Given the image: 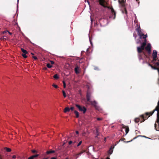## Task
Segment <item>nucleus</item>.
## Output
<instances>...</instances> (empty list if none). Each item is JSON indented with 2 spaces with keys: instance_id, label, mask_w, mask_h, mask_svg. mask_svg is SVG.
<instances>
[{
  "instance_id": "f257e3e1",
  "label": "nucleus",
  "mask_w": 159,
  "mask_h": 159,
  "mask_svg": "<svg viewBox=\"0 0 159 159\" xmlns=\"http://www.w3.org/2000/svg\"><path fill=\"white\" fill-rule=\"evenodd\" d=\"M91 94L87 92L86 95L87 99L88 102H90L91 104L94 106L96 110L99 111L102 110L100 107L98 105V103L95 101H92L90 100Z\"/></svg>"
},
{
  "instance_id": "f03ea898",
  "label": "nucleus",
  "mask_w": 159,
  "mask_h": 159,
  "mask_svg": "<svg viewBox=\"0 0 159 159\" xmlns=\"http://www.w3.org/2000/svg\"><path fill=\"white\" fill-rule=\"evenodd\" d=\"M156 111H157L156 122L158 123V125H159V109L158 108H156L152 112H146L145 113V114L146 116H148L149 115H152Z\"/></svg>"
},
{
  "instance_id": "7ed1b4c3",
  "label": "nucleus",
  "mask_w": 159,
  "mask_h": 159,
  "mask_svg": "<svg viewBox=\"0 0 159 159\" xmlns=\"http://www.w3.org/2000/svg\"><path fill=\"white\" fill-rule=\"evenodd\" d=\"M99 22L101 26L104 27L106 26L108 23L107 20L106 18H101L100 19Z\"/></svg>"
},
{
  "instance_id": "20e7f679",
  "label": "nucleus",
  "mask_w": 159,
  "mask_h": 159,
  "mask_svg": "<svg viewBox=\"0 0 159 159\" xmlns=\"http://www.w3.org/2000/svg\"><path fill=\"white\" fill-rule=\"evenodd\" d=\"M111 15L110 16V18L113 20H114L116 17V13L112 7L111 8Z\"/></svg>"
},
{
  "instance_id": "39448f33",
  "label": "nucleus",
  "mask_w": 159,
  "mask_h": 159,
  "mask_svg": "<svg viewBox=\"0 0 159 159\" xmlns=\"http://www.w3.org/2000/svg\"><path fill=\"white\" fill-rule=\"evenodd\" d=\"M75 106L78 108L80 111H83L84 113H85L86 111V108L84 107H82L78 104H76Z\"/></svg>"
},
{
  "instance_id": "423d86ee",
  "label": "nucleus",
  "mask_w": 159,
  "mask_h": 159,
  "mask_svg": "<svg viewBox=\"0 0 159 159\" xmlns=\"http://www.w3.org/2000/svg\"><path fill=\"white\" fill-rule=\"evenodd\" d=\"M100 5L104 7H107V3L105 0H98Z\"/></svg>"
},
{
  "instance_id": "0eeeda50",
  "label": "nucleus",
  "mask_w": 159,
  "mask_h": 159,
  "mask_svg": "<svg viewBox=\"0 0 159 159\" xmlns=\"http://www.w3.org/2000/svg\"><path fill=\"white\" fill-rule=\"evenodd\" d=\"M136 30L138 34L139 35V37H140V36H141V37H142V34L143 33H142V30H141V29L140 28V26L138 27L136 29Z\"/></svg>"
},
{
  "instance_id": "6e6552de",
  "label": "nucleus",
  "mask_w": 159,
  "mask_h": 159,
  "mask_svg": "<svg viewBox=\"0 0 159 159\" xmlns=\"http://www.w3.org/2000/svg\"><path fill=\"white\" fill-rule=\"evenodd\" d=\"M145 49L149 53H150L151 52V45L150 43H148V44Z\"/></svg>"
},
{
  "instance_id": "1a4fd4ad",
  "label": "nucleus",
  "mask_w": 159,
  "mask_h": 159,
  "mask_svg": "<svg viewBox=\"0 0 159 159\" xmlns=\"http://www.w3.org/2000/svg\"><path fill=\"white\" fill-rule=\"evenodd\" d=\"M157 52L156 50H153L152 56L153 58L155 59L157 57Z\"/></svg>"
},
{
  "instance_id": "9d476101",
  "label": "nucleus",
  "mask_w": 159,
  "mask_h": 159,
  "mask_svg": "<svg viewBox=\"0 0 159 159\" xmlns=\"http://www.w3.org/2000/svg\"><path fill=\"white\" fill-rule=\"evenodd\" d=\"M122 128H125V135H126V134L128 133L129 131V129L128 127L126 126L125 125H124L123 124L122 125Z\"/></svg>"
},
{
  "instance_id": "9b49d317",
  "label": "nucleus",
  "mask_w": 159,
  "mask_h": 159,
  "mask_svg": "<svg viewBox=\"0 0 159 159\" xmlns=\"http://www.w3.org/2000/svg\"><path fill=\"white\" fill-rule=\"evenodd\" d=\"M141 44V45L140 47V48H141V49H142V50H143L144 49L145 46V45H146V41H145V42L142 43Z\"/></svg>"
},
{
  "instance_id": "f8f14e48",
  "label": "nucleus",
  "mask_w": 159,
  "mask_h": 159,
  "mask_svg": "<svg viewBox=\"0 0 159 159\" xmlns=\"http://www.w3.org/2000/svg\"><path fill=\"white\" fill-rule=\"evenodd\" d=\"M142 37H141V36H140V37H139L138 39L136 40V43L137 44H141V43H142L141 42V39H142Z\"/></svg>"
},
{
  "instance_id": "ddd939ff",
  "label": "nucleus",
  "mask_w": 159,
  "mask_h": 159,
  "mask_svg": "<svg viewBox=\"0 0 159 159\" xmlns=\"http://www.w3.org/2000/svg\"><path fill=\"white\" fill-rule=\"evenodd\" d=\"M79 67L76 66L75 68V71L76 74H78L80 73L79 71L78 70Z\"/></svg>"
},
{
  "instance_id": "4468645a",
  "label": "nucleus",
  "mask_w": 159,
  "mask_h": 159,
  "mask_svg": "<svg viewBox=\"0 0 159 159\" xmlns=\"http://www.w3.org/2000/svg\"><path fill=\"white\" fill-rule=\"evenodd\" d=\"M70 108L68 107H66L64 110V112L65 113H66L67 112H69L70 111Z\"/></svg>"
},
{
  "instance_id": "2eb2a0df",
  "label": "nucleus",
  "mask_w": 159,
  "mask_h": 159,
  "mask_svg": "<svg viewBox=\"0 0 159 159\" xmlns=\"http://www.w3.org/2000/svg\"><path fill=\"white\" fill-rule=\"evenodd\" d=\"M140 116L142 118V121L143 122L145 120V118H146V119H147V118L148 117H147L146 116L145 117L143 115H141Z\"/></svg>"
},
{
  "instance_id": "dca6fc26",
  "label": "nucleus",
  "mask_w": 159,
  "mask_h": 159,
  "mask_svg": "<svg viewBox=\"0 0 159 159\" xmlns=\"http://www.w3.org/2000/svg\"><path fill=\"white\" fill-rule=\"evenodd\" d=\"M142 37L143 36V38L145 39V41H146V38L147 37L148 35L147 34H146L145 35H144V34H142Z\"/></svg>"
},
{
  "instance_id": "f3484780",
  "label": "nucleus",
  "mask_w": 159,
  "mask_h": 159,
  "mask_svg": "<svg viewBox=\"0 0 159 159\" xmlns=\"http://www.w3.org/2000/svg\"><path fill=\"white\" fill-rule=\"evenodd\" d=\"M55 152V151L54 150H51L49 151H47L46 152V153L48 154H49L51 153H54Z\"/></svg>"
},
{
  "instance_id": "a211bd4d",
  "label": "nucleus",
  "mask_w": 159,
  "mask_h": 159,
  "mask_svg": "<svg viewBox=\"0 0 159 159\" xmlns=\"http://www.w3.org/2000/svg\"><path fill=\"white\" fill-rule=\"evenodd\" d=\"M21 50L22 52L23 53V54H27L28 53V52L26 50L23 48H21Z\"/></svg>"
},
{
  "instance_id": "6ab92c4d",
  "label": "nucleus",
  "mask_w": 159,
  "mask_h": 159,
  "mask_svg": "<svg viewBox=\"0 0 159 159\" xmlns=\"http://www.w3.org/2000/svg\"><path fill=\"white\" fill-rule=\"evenodd\" d=\"M137 51L139 53H140L142 52V49H141V48H140V47H137Z\"/></svg>"
},
{
  "instance_id": "aec40b11",
  "label": "nucleus",
  "mask_w": 159,
  "mask_h": 159,
  "mask_svg": "<svg viewBox=\"0 0 159 159\" xmlns=\"http://www.w3.org/2000/svg\"><path fill=\"white\" fill-rule=\"evenodd\" d=\"M122 12L123 14H125L127 15V10L125 7H124V10H122Z\"/></svg>"
},
{
  "instance_id": "412c9836",
  "label": "nucleus",
  "mask_w": 159,
  "mask_h": 159,
  "mask_svg": "<svg viewBox=\"0 0 159 159\" xmlns=\"http://www.w3.org/2000/svg\"><path fill=\"white\" fill-rule=\"evenodd\" d=\"M113 148H112V147H111V148H110V150L109 151V153L110 154H111L112 153V152H113Z\"/></svg>"
},
{
  "instance_id": "4be33fe9",
  "label": "nucleus",
  "mask_w": 159,
  "mask_h": 159,
  "mask_svg": "<svg viewBox=\"0 0 159 159\" xmlns=\"http://www.w3.org/2000/svg\"><path fill=\"white\" fill-rule=\"evenodd\" d=\"M76 115V118H78L79 117V112L77 111H74Z\"/></svg>"
},
{
  "instance_id": "5701e85b",
  "label": "nucleus",
  "mask_w": 159,
  "mask_h": 159,
  "mask_svg": "<svg viewBox=\"0 0 159 159\" xmlns=\"http://www.w3.org/2000/svg\"><path fill=\"white\" fill-rule=\"evenodd\" d=\"M5 149L6 150V151L7 152H10L11 151V149L8 148L6 147L5 148Z\"/></svg>"
},
{
  "instance_id": "b1692460",
  "label": "nucleus",
  "mask_w": 159,
  "mask_h": 159,
  "mask_svg": "<svg viewBox=\"0 0 159 159\" xmlns=\"http://www.w3.org/2000/svg\"><path fill=\"white\" fill-rule=\"evenodd\" d=\"M96 136H95L96 138H97L98 136L99 135V134L98 132V130L97 129H96Z\"/></svg>"
},
{
  "instance_id": "393cba45",
  "label": "nucleus",
  "mask_w": 159,
  "mask_h": 159,
  "mask_svg": "<svg viewBox=\"0 0 159 159\" xmlns=\"http://www.w3.org/2000/svg\"><path fill=\"white\" fill-rule=\"evenodd\" d=\"M139 60L140 61L141 60H142L143 61L142 62L143 63H144V61H143V59L142 58L141 56H140V55H139Z\"/></svg>"
},
{
  "instance_id": "a878e982",
  "label": "nucleus",
  "mask_w": 159,
  "mask_h": 159,
  "mask_svg": "<svg viewBox=\"0 0 159 159\" xmlns=\"http://www.w3.org/2000/svg\"><path fill=\"white\" fill-rule=\"evenodd\" d=\"M53 78L55 79H57L59 78V77L57 74H56L53 76Z\"/></svg>"
},
{
  "instance_id": "bb28decb",
  "label": "nucleus",
  "mask_w": 159,
  "mask_h": 159,
  "mask_svg": "<svg viewBox=\"0 0 159 159\" xmlns=\"http://www.w3.org/2000/svg\"><path fill=\"white\" fill-rule=\"evenodd\" d=\"M47 66L48 68H51L52 67V66L50 63H47Z\"/></svg>"
},
{
  "instance_id": "cd10ccee",
  "label": "nucleus",
  "mask_w": 159,
  "mask_h": 159,
  "mask_svg": "<svg viewBox=\"0 0 159 159\" xmlns=\"http://www.w3.org/2000/svg\"><path fill=\"white\" fill-rule=\"evenodd\" d=\"M140 120L139 118H136L134 120L135 122L136 123H138L139 122Z\"/></svg>"
},
{
  "instance_id": "c85d7f7f",
  "label": "nucleus",
  "mask_w": 159,
  "mask_h": 159,
  "mask_svg": "<svg viewBox=\"0 0 159 159\" xmlns=\"http://www.w3.org/2000/svg\"><path fill=\"white\" fill-rule=\"evenodd\" d=\"M39 156V154H36L35 155L32 156L34 159V158L36 157Z\"/></svg>"
},
{
  "instance_id": "c756f323",
  "label": "nucleus",
  "mask_w": 159,
  "mask_h": 159,
  "mask_svg": "<svg viewBox=\"0 0 159 159\" xmlns=\"http://www.w3.org/2000/svg\"><path fill=\"white\" fill-rule=\"evenodd\" d=\"M85 151H83L77 154L76 155L78 156H80L84 152H85Z\"/></svg>"
},
{
  "instance_id": "7c9ffc66",
  "label": "nucleus",
  "mask_w": 159,
  "mask_h": 159,
  "mask_svg": "<svg viewBox=\"0 0 159 159\" xmlns=\"http://www.w3.org/2000/svg\"><path fill=\"white\" fill-rule=\"evenodd\" d=\"M62 92L63 94V95L64 97H65V98L66 97V93L65 92V91L64 90H62Z\"/></svg>"
},
{
  "instance_id": "2f4dec72",
  "label": "nucleus",
  "mask_w": 159,
  "mask_h": 159,
  "mask_svg": "<svg viewBox=\"0 0 159 159\" xmlns=\"http://www.w3.org/2000/svg\"><path fill=\"white\" fill-rule=\"evenodd\" d=\"M139 136H141V137H144V138H147V139H151L149 138H148V137L145 136H144V135H139Z\"/></svg>"
},
{
  "instance_id": "473e14b6",
  "label": "nucleus",
  "mask_w": 159,
  "mask_h": 159,
  "mask_svg": "<svg viewBox=\"0 0 159 159\" xmlns=\"http://www.w3.org/2000/svg\"><path fill=\"white\" fill-rule=\"evenodd\" d=\"M52 86L55 88H58V86L54 84H52Z\"/></svg>"
},
{
  "instance_id": "72a5a7b5",
  "label": "nucleus",
  "mask_w": 159,
  "mask_h": 159,
  "mask_svg": "<svg viewBox=\"0 0 159 159\" xmlns=\"http://www.w3.org/2000/svg\"><path fill=\"white\" fill-rule=\"evenodd\" d=\"M26 54H22V55L24 58H26L27 57V56L25 55Z\"/></svg>"
},
{
  "instance_id": "f704fd0d",
  "label": "nucleus",
  "mask_w": 159,
  "mask_h": 159,
  "mask_svg": "<svg viewBox=\"0 0 159 159\" xmlns=\"http://www.w3.org/2000/svg\"><path fill=\"white\" fill-rule=\"evenodd\" d=\"M31 152L33 153H37V151L35 150H32Z\"/></svg>"
},
{
  "instance_id": "c9c22d12",
  "label": "nucleus",
  "mask_w": 159,
  "mask_h": 159,
  "mask_svg": "<svg viewBox=\"0 0 159 159\" xmlns=\"http://www.w3.org/2000/svg\"><path fill=\"white\" fill-rule=\"evenodd\" d=\"M19 0H17V11L18 10V2Z\"/></svg>"
},
{
  "instance_id": "e433bc0d",
  "label": "nucleus",
  "mask_w": 159,
  "mask_h": 159,
  "mask_svg": "<svg viewBox=\"0 0 159 159\" xmlns=\"http://www.w3.org/2000/svg\"><path fill=\"white\" fill-rule=\"evenodd\" d=\"M139 136H140L138 135V136H137L136 137H134V138L133 139H132V140H131V141H128V142H127V143H128V142H130L132 141L133 140H134V139H136Z\"/></svg>"
},
{
  "instance_id": "4c0bfd02",
  "label": "nucleus",
  "mask_w": 159,
  "mask_h": 159,
  "mask_svg": "<svg viewBox=\"0 0 159 159\" xmlns=\"http://www.w3.org/2000/svg\"><path fill=\"white\" fill-rule=\"evenodd\" d=\"M63 87L64 88H65L66 87V84L64 81H63Z\"/></svg>"
},
{
  "instance_id": "58836bf2",
  "label": "nucleus",
  "mask_w": 159,
  "mask_h": 159,
  "mask_svg": "<svg viewBox=\"0 0 159 159\" xmlns=\"http://www.w3.org/2000/svg\"><path fill=\"white\" fill-rule=\"evenodd\" d=\"M82 143V141H80V142L79 143H78V144H77V146L78 147L79 146H80L81 145V144Z\"/></svg>"
},
{
  "instance_id": "ea45409f",
  "label": "nucleus",
  "mask_w": 159,
  "mask_h": 159,
  "mask_svg": "<svg viewBox=\"0 0 159 159\" xmlns=\"http://www.w3.org/2000/svg\"><path fill=\"white\" fill-rule=\"evenodd\" d=\"M154 126H155V129L156 130L159 131V130H157V129H156V126H157V124H155Z\"/></svg>"
},
{
  "instance_id": "a19ab883",
  "label": "nucleus",
  "mask_w": 159,
  "mask_h": 159,
  "mask_svg": "<svg viewBox=\"0 0 159 159\" xmlns=\"http://www.w3.org/2000/svg\"><path fill=\"white\" fill-rule=\"evenodd\" d=\"M33 58H34V59L36 60L37 59V57L35 56H33L32 57Z\"/></svg>"
},
{
  "instance_id": "79ce46f5",
  "label": "nucleus",
  "mask_w": 159,
  "mask_h": 159,
  "mask_svg": "<svg viewBox=\"0 0 159 159\" xmlns=\"http://www.w3.org/2000/svg\"><path fill=\"white\" fill-rule=\"evenodd\" d=\"M8 32V30H6V31H4L3 32H2V33L3 34H6V33L7 32Z\"/></svg>"
},
{
  "instance_id": "37998d69",
  "label": "nucleus",
  "mask_w": 159,
  "mask_h": 159,
  "mask_svg": "<svg viewBox=\"0 0 159 159\" xmlns=\"http://www.w3.org/2000/svg\"><path fill=\"white\" fill-rule=\"evenodd\" d=\"M155 65L158 66H159V62H157L155 63Z\"/></svg>"
},
{
  "instance_id": "c03bdc74",
  "label": "nucleus",
  "mask_w": 159,
  "mask_h": 159,
  "mask_svg": "<svg viewBox=\"0 0 159 159\" xmlns=\"http://www.w3.org/2000/svg\"><path fill=\"white\" fill-rule=\"evenodd\" d=\"M157 59H156V58H155V59H154V58H153V62H156L157 61Z\"/></svg>"
},
{
  "instance_id": "a18cd8bd",
  "label": "nucleus",
  "mask_w": 159,
  "mask_h": 159,
  "mask_svg": "<svg viewBox=\"0 0 159 159\" xmlns=\"http://www.w3.org/2000/svg\"><path fill=\"white\" fill-rule=\"evenodd\" d=\"M102 118H97V120H102Z\"/></svg>"
},
{
  "instance_id": "49530a36",
  "label": "nucleus",
  "mask_w": 159,
  "mask_h": 159,
  "mask_svg": "<svg viewBox=\"0 0 159 159\" xmlns=\"http://www.w3.org/2000/svg\"><path fill=\"white\" fill-rule=\"evenodd\" d=\"M28 159H34L32 156H30L28 158Z\"/></svg>"
},
{
  "instance_id": "de8ad7c7",
  "label": "nucleus",
  "mask_w": 159,
  "mask_h": 159,
  "mask_svg": "<svg viewBox=\"0 0 159 159\" xmlns=\"http://www.w3.org/2000/svg\"><path fill=\"white\" fill-rule=\"evenodd\" d=\"M70 110L73 111L74 109V107H71L70 108Z\"/></svg>"
},
{
  "instance_id": "09e8293b",
  "label": "nucleus",
  "mask_w": 159,
  "mask_h": 159,
  "mask_svg": "<svg viewBox=\"0 0 159 159\" xmlns=\"http://www.w3.org/2000/svg\"><path fill=\"white\" fill-rule=\"evenodd\" d=\"M72 143V141H70L69 142V144H71Z\"/></svg>"
},
{
  "instance_id": "8fccbe9b",
  "label": "nucleus",
  "mask_w": 159,
  "mask_h": 159,
  "mask_svg": "<svg viewBox=\"0 0 159 159\" xmlns=\"http://www.w3.org/2000/svg\"><path fill=\"white\" fill-rule=\"evenodd\" d=\"M50 62L52 64H54V62L53 61H50Z\"/></svg>"
},
{
  "instance_id": "3c124183",
  "label": "nucleus",
  "mask_w": 159,
  "mask_h": 159,
  "mask_svg": "<svg viewBox=\"0 0 159 159\" xmlns=\"http://www.w3.org/2000/svg\"><path fill=\"white\" fill-rule=\"evenodd\" d=\"M50 159H57V158L55 157H52Z\"/></svg>"
},
{
  "instance_id": "603ef678",
  "label": "nucleus",
  "mask_w": 159,
  "mask_h": 159,
  "mask_svg": "<svg viewBox=\"0 0 159 159\" xmlns=\"http://www.w3.org/2000/svg\"><path fill=\"white\" fill-rule=\"evenodd\" d=\"M12 158H15L16 157L15 155H13L12 156Z\"/></svg>"
},
{
  "instance_id": "864d4df0",
  "label": "nucleus",
  "mask_w": 159,
  "mask_h": 159,
  "mask_svg": "<svg viewBox=\"0 0 159 159\" xmlns=\"http://www.w3.org/2000/svg\"><path fill=\"white\" fill-rule=\"evenodd\" d=\"M133 35H134V38H135V39H136V38L137 37V35L135 36V35H134V34Z\"/></svg>"
},
{
  "instance_id": "5fc2aeb1",
  "label": "nucleus",
  "mask_w": 159,
  "mask_h": 159,
  "mask_svg": "<svg viewBox=\"0 0 159 159\" xmlns=\"http://www.w3.org/2000/svg\"><path fill=\"white\" fill-rule=\"evenodd\" d=\"M75 132H76V133L77 134H78L79 133V132L78 131H76Z\"/></svg>"
},
{
  "instance_id": "6e6d98bb",
  "label": "nucleus",
  "mask_w": 159,
  "mask_h": 159,
  "mask_svg": "<svg viewBox=\"0 0 159 159\" xmlns=\"http://www.w3.org/2000/svg\"><path fill=\"white\" fill-rule=\"evenodd\" d=\"M89 40H90V43L92 45L93 44H92V42L91 41L90 39H89Z\"/></svg>"
},
{
  "instance_id": "4d7b16f0",
  "label": "nucleus",
  "mask_w": 159,
  "mask_h": 159,
  "mask_svg": "<svg viewBox=\"0 0 159 159\" xmlns=\"http://www.w3.org/2000/svg\"><path fill=\"white\" fill-rule=\"evenodd\" d=\"M94 70H98V68L97 67H95L94 68Z\"/></svg>"
},
{
  "instance_id": "13d9d810",
  "label": "nucleus",
  "mask_w": 159,
  "mask_h": 159,
  "mask_svg": "<svg viewBox=\"0 0 159 159\" xmlns=\"http://www.w3.org/2000/svg\"><path fill=\"white\" fill-rule=\"evenodd\" d=\"M8 33L9 34H10V35L12 34V33H11L9 32V31H8Z\"/></svg>"
},
{
  "instance_id": "bf43d9fd",
  "label": "nucleus",
  "mask_w": 159,
  "mask_h": 159,
  "mask_svg": "<svg viewBox=\"0 0 159 159\" xmlns=\"http://www.w3.org/2000/svg\"><path fill=\"white\" fill-rule=\"evenodd\" d=\"M97 30L98 31H100L101 30L99 29H97Z\"/></svg>"
},
{
  "instance_id": "052dcab7",
  "label": "nucleus",
  "mask_w": 159,
  "mask_h": 159,
  "mask_svg": "<svg viewBox=\"0 0 159 159\" xmlns=\"http://www.w3.org/2000/svg\"><path fill=\"white\" fill-rule=\"evenodd\" d=\"M48 159V157H47V158H43V159Z\"/></svg>"
},
{
  "instance_id": "680f3d73",
  "label": "nucleus",
  "mask_w": 159,
  "mask_h": 159,
  "mask_svg": "<svg viewBox=\"0 0 159 159\" xmlns=\"http://www.w3.org/2000/svg\"><path fill=\"white\" fill-rule=\"evenodd\" d=\"M149 66H151V67L152 68H153V66H151L150 64H149Z\"/></svg>"
},
{
  "instance_id": "e2e57ef3",
  "label": "nucleus",
  "mask_w": 159,
  "mask_h": 159,
  "mask_svg": "<svg viewBox=\"0 0 159 159\" xmlns=\"http://www.w3.org/2000/svg\"><path fill=\"white\" fill-rule=\"evenodd\" d=\"M65 144V143H63V145H62V146H64V145Z\"/></svg>"
},
{
  "instance_id": "0e129e2a",
  "label": "nucleus",
  "mask_w": 159,
  "mask_h": 159,
  "mask_svg": "<svg viewBox=\"0 0 159 159\" xmlns=\"http://www.w3.org/2000/svg\"><path fill=\"white\" fill-rule=\"evenodd\" d=\"M90 18H91V22H92V19H91V17H90Z\"/></svg>"
},
{
  "instance_id": "69168bd1",
  "label": "nucleus",
  "mask_w": 159,
  "mask_h": 159,
  "mask_svg": "<svg viewBox=\"0 0 159 159\" xmlns=\"http://www.w3.org/2000/svg\"><path fill=\"white\" fill-rule=\"evenodd\" d=\"M44 70H46V69H47V68H46V67H45V68H44Z\"/></svg>"
},
{
  "instance_id": "338daca9",
  "label": "nucleus",
  "mask_w": 159,
  "mask_h": 159,
  "mask_svg": "<svg viewBox=\"0 0 159 159\" xmlns=\"http://www.w3.org/2000/svg\"><path fill=\"white\" fill-rule=\"evenodd\" d=\"M68 159V157H67L66 158V159Z\"/></svg>"
},
{
  "instance_id": "774afa93",
  "label": "nucleus",
  "mask_w": 159,
  "mask_h": 159,
  "mask_svg": "<svg viewBox=\"0 0 159 159\" xmlns=\"http://www.w3.org/2000/svg\"><path fill=\"white\" fill-rule=\"evenodd\" d=\"M107 159H110L109 158H108V157H107Z\"/></svg>"
}]
</instances>
